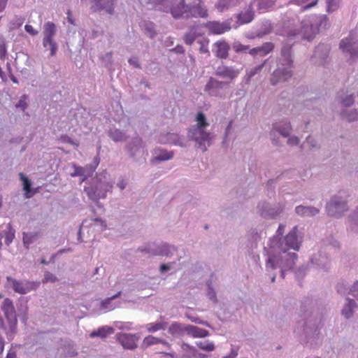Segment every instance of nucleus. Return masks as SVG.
Segmentation results:
<instances>
[{"label":"nucleus","mask_w":358,"mask_h":358,"mask_svg":"<svg viewBox=\"0 0 358 358\" xmlns=\"http://www.w3.org/2000/svg\"><path fill=\"white\" fill-rule=\"evenodd\" d=\"M215 75L222 77V78H228L230 80H233L238 75V71L234 70L231 67L229 66H219L215 72Z\"/></svg>","instance_id":"16"},{"label":"nucleus","mask_w":358,"mask_h":358,"mask_svg":"<svg viewBox=\"0 0 358 358\" xmlns=\"http://www.w3.org/2000/svg\"><path fill=\"white\" fill-rule=\"evenodd\" d=\"M196 121L197 122V127L192 131L194 140L199 143V146H201L202 144H205V143L209 144L210 134L204 131V129L209 125L205 115L201 112L198 113L196 117Z\"/></svg>","instance_id":"2"},{"label":"nucleus","mask_w":358,"mask_h":358,"mask_svg":"<svg viewBox=\"0 0 358 358\" xmlns=\"http://www.w3.org/2000/svg\"><path fill=\"white\" fill-rule=\"evenodd\" d=\"M198 43H199V52L200 53L203 54H208V55H210V52L208 50V44H209V40L207 38H203L201 40L198 41Z\"/></svg>","instance_id":"34"},{"label":"nucleus","mask_w":358,"mask_h":358,"mask_svg":"<svg viewBox=\"0 0 358 358\" xmlns=\"http://www.w3.org/2000/svg\"><path fill=\"white\" fill-rule=\"evenodd\" d=\"M241 1L242 0H219L217 7L220 10L223 11L225 8L239 4Z\"/></svg>","instance_id":"27"},{"label":"nucleus","mask_w":358,"mask_h":358,"mask_svg":"<svg viewBox=\"0 0 358 358\" xmlns=\"http://www.w3.org/2000/svg\"><path fill=\"white\" fill-rule=\"evenodd\" d=\"M266 267L271 269H275L276 268L275 257H268V261L266 262Z\"/></svg>","instance_id":"42"},{"label":"nucleus","mask_w":358,"mask_h":358,"mask_svg":"<svg viewBox=\"0 0 358 358\" xmlns=\"http://www.w3.org/2000/svg\"><path fill=\"white\" fill-rule=\"evenodd\" d=\"M339 48L343 53L348 54L351 59L358 58V42L352 33L341 40Z\"/></svg>","instance_id":"4"},{"label":"nucleus","mask_w":358,"mask_h":358,"mask_svg":"<svg viewBox=\"0 0 358 358\" xmlns=\"http://www.w3.org/2000/svg\"><path fill=\"white\" fill-rule=\"evenodd\" d=\"M274 48L273 43L267 42L264 43L262 46L259 47V55L262 57L266 56L271 52Z\"/></svg>","instance_id":"32"},{"label":"nucleus","mask_w":358,"mask_h":358,"mask_svg":"<svg viewBox=\"0 0 358 358\" xmlns=\"http://www.w3.org/2000/svg\"><path fill=\"white\" fill-rule=\"evenodd\" d=\"M187 18L207 17L208 10L201 0H196L194 5L189 6Z\"/></svg>","instance_id":"9"},{"label":"nucleus","mask_w":358,"mask_h":358,"mask_svg":"<svg viewBox=\"0 0 358 358\" xmlns=\"http://www.w3.org/2000/svg\"><path fill=\"white\" fill-rule=\"evenodd\" d=\"M204 26L210 34L215 35L224 34L231 29V27L227 23L217 21L208 22Z\"/></svg>","instance_id":"11"},{"label":"nucleus","mask_w":358,"mask_h":358,"mask_svg":"<svg viewBox=\"0 0 358 358\" xmlns=\"http://www.w3.org/2000/svg\"><path fill=\"white\" fill-rule=\"evenodd\" d=\"M164 356L169 357L170 358H177V355L174 352H162Z\"/></svg>","instance_id":"53"},{"label":"nucleus","mask_w":358,"mask_h":358,"mask_svg":"<svg viewBox=\"0 0 358 358\" xmlns=\"http://www.w3.org/2000/svg\"><path fill=\"white\" fill-rule=\"evenodd\" d=\"M2 310L6 317L11 325L17 324V315L12 301L9 299H4L2 305Z\"/></svg>","instance_id":"8"},{"label":"nucleus","mask_w":358,"mask_h":358,"mask_svg":"<svg viewBox=\"0 0 358 358\" xmlns=\"http://www.w3.org/2000/svg\"><path fill=\"white\" fill-rule=\"evenodd\" d=\"M93 5L91 9L94 12L105 10L108 14L114 13L115 0H92Z\"/></svg>","instance_id":"5"},{"label":"nucleus","mask_w":358,"mask_h":358,"mask_svg":"<svg viewBox=\"0 0 358 358\" xmlns=\"http://www.w3.org/2000/svg\"><path fill=\"white\" fill-rule=\"evenodd\" d=\"M352 222L355 225H358V208L357 210L352 215Z\"/></svg>","instance_id":"50"},{"label":"nucleus","mask_w":358,"mask_h":358,"mask_svg":"<svg viewBox=\"0 0 358 358\" xmlns=\"http://www.w3.org/2000/svg\"><path fill=\"white\" fill-rule=\"evenodd\" d=\"M109 136L114 141H123L126 139V136L124 133H123L122 131L119 129H114L111 130L109 132Z\"/></svg>","instance_id":"31"},{"label":"nucleus","mask_w":358,"mask_h":358,"mask_svg":"<svg viewBox=\"0 0 358 358\" xmlns=\"http://www.w3.org/2000/svg\"><path fill=\"white\" fill-rule=\"evenodd\" d=\"M254 18V11L251 6L245 10V11H242L238 15V21L241 24H247L250 22Z\"/></svg>","instance_id":"20"},{"label":"nucleus","mask_w":358,"mask_h":358,"mask_svg":"<svg viewBox=\"0 0 358 358\" xmlns=\"http://www.w3.org/2000/svg\"><path fill=\"white\" fill-rule=\"evenodd\" d=\"M120 294H121V292H119L117 294H116L112 296L110 298H109L108 300L110 301V300H113V299L117 298L120 295Z\"/></svg>","instance_id":"63"},{"label":"nucleus","mask_w":358,"mask_h":358,"mask_svg":"<svg viewBox=\"0 0 358 358\" xmlns=\"http://www.w3.org/2000/svg\"><path fill=\"white\" fill-rule=\"evenodd\" d=\"M84 190L87 193L88 197L93 201H98L101 198H104L106 196V194L101 192L97 189V188L89 187H85Z\"/></svg>","instance_id":"21"},{"label":"nucleus","mask_w":358,"mask_h":358,"mask_svg":"<svg viewBox=\"0 0 358 358\" xmlns=\"http://www.w3.org/2000/svg\"><path fill=\"white\" fill-rule=\"evenodd\" d=\"M235 50L236 52L238 51H245L248 49V47L246 45H243L242 44H238L234 46Z\"/></svg>","instance_id":"46"},{"label":"nucleus","mask_w":358,"mask_h":358,"mask_svg":"<svg viewBox=\"0 0 358 358\" xmlns=\"http://www.w3.org/2000/svg\"><path fill=\"white\" fill-rule=\"evenodd\" d=\"M24 19L23 17H19L16 20V23H13V28L20 27L24 22Z\"/></svg>","instance_id":"47"},{"label":"nucleus","mask_w":358,"mask_h":358,"mask_svg":"<svg viewBox=\"0 0 358 358\" xmlns=\"http://www.w3.org/2000/svg\"><path fill=\"white\" fill-rule=\"evenodd\" d=\"M169 250V246L164 244L162 246V249L159 251H156L153 252V255L168 256Z\"/></svg>","instance_id":"40"},{"label":"nucleus","mask_w":358,"mask_h":358,"mask_svg":"<svg viewBox=\"0 0 358 358\" xmlns=\"http://www.w3.org/2000/svg\"><path fill=\"white\" fill-rule=\"evenodd\" d=\"M57 278L51 273L46 272L44 275V282H55L57 280Z\"/></svg>","instance_id":"41"},{"label":"nucleus","mask_w":358,"mask_h":358,"mask_svg":"<svg viewBox=\"0 0 358 358\" xmlns=\"http://www.w3.org/2000/svg\"><path fill=\"white\" fill-rule=\"evenodd\" d=\"M20 177L21 180L23 182V189L25 192V197L26 198H30L35 193V191H32L31 188V182L29 180L24 176L22 173H20Z\"/></svg>","instance_id":"24"},{"label":"nucleus","mask_w":358,"mask_h":358,"mask_svg":"<svg viewBox=\"0 0 358 358\" xmlns=\"http://www.w3.org/2000/svg\"><path fill=\"white\" fill-rule=\"evenodd\" d=\"M296 212L301 215L313 216L319 213V210L313 207L299 206L296 208Z\"/></svg>","instance_id":"23"},{"label":"nucleus","mask_w":358,"mask_h":358,"mask_svg":"<svg viewBox=\"0 0 358 358\" xmlns=\"http://www.w3.org/2000/svg\"><path fill=\"white\" fill-rule=\"evenodd\" d=\"M208 296H209L210 299H214L216 301L215 293L213 291H210L208 292Z\"/></svg>","instance_id":"60"},{"label":"nucleus","mask_w":358,"mask_h":358,"mask_svg":"<svg viewBox=\"0 0 358 358\" xmlns=\"http://www.w3.org/2000/svg\"><path fill=\"white\" fill-rule=\"evenodd\" d=\"M197 34L193 29H191L189 32L186 33L184 36L183 40L185 44L192 45L197 37Z\"/></svg>","instance_id":"33"},{"label":"nucleus","mask_w":358,"mask_h":358,"mask_svg":"<svg viewBox=\"0 0 358 358\" xmlns=\"http://www.w3.org/2000/svg\"><path fill=\"white\" fill-rule=\"evenodd\" d=\"M343 116V118L349 121V122H352V121H354L355 120H357L358 118V113L357 110H352L350 114L348 115H346L345 113H343L342 115Z\"/></svg>","instance_id":"37"},{"label":"nucleus","mask_w":358,"mask_h":358,"mask_svg":"<svg viewBox=\"0 0 358 358\" xmlns=\"http://www.w3.org/2000/svg\"><path fill=\"white\" fill-rule=\"evenodd\" d=\"M343 105L345 106H350L354 103V98L352 95L347 96L345 99L342 101Z\"/></svg>","instance_id":"45"},{"label":"nucleus","mask_w":358,"mask_h":358,"mask_svg":"<svg viewBox=\"0 0 358 358\" xmlns=\"http://www.w3.org/2000/svg\"><path fill=\"white\" fill-rule=\"evenodd\" d=\"M333 6H334V4L332 3V1H328V9L329 10L333 9Z\"/></svg>","instance_id":"64"},{"label":"nucleus","mask_w":358,"mask_h":358,"mask_svg":"<svg viewBox=\"0 0 358 358\" xmlns=\"http://www.w3.org/2000/svg\"><path fill=\"white\" fill-rule=\"evenodd\" d=\"M317 31V27L309 23H305L301 29V34L303 35V37L308 41L312 40Z\"/></svg>","instance_id":"17"},{"label":"nucleus","mask_w":358,"mask_h":358,"mask_svg":"<svg viewBox=\"0 0 358 358\" xmlns=\"http://www.w3.org/2000/svg\"><path fill=\"white\" fill-rule=\"evenodd\" d=\"M185 331L193 337L196 338H203L208 335L207 330L192 325L185 327Z\"/></svg>","instance_id":"19"},{"label":"nucleus","mask_w":358,"mask_h":358,"mask_svg":"<svg viewBox=\"0 0 358 358\" xmlns=\"http://www.w3.org/2000/svg\"><path fill=\"white\" fill-rule=\"evenodd\" d=\"M237 355H238L237 351H236V350H233L231 352L230 355H229V356H228V357H226V358H234V357H235Z\"/></svg>","instance_id":"59"},{"label":"nucleus","mask_w":358,"mask_h":358,"mask_svg":"<svg viewBox=\"0 0 358 358\" xmlns=\"http://www.w3.org/2000/svg\"><path fill=\"white\" fill-rule=\"evenodd\" d=\"M276 130L283 136H287L291 130V125L289 123H286L283 128L276 127Z\"/></svg>","instance_id":"36"},{"label":"nucleus","mask_w":358,"mask_h":358,"mask_svg":"<svg viewBox=\"0 0 358 358\" xmlns=\"http://www.w3.org/2000/svg\"><path fill=\"white\" fill-rule=\"evenodd\" d=\"M24 29L25 31L31 36H36V34H38V31L35 30L34 27L30 24H26Z\"/></svg>","instance_id":"44"},{"label":"nucleus","mask_w":358,"mask_h":358,"mask_svg":"<svg viewBox=\"0 0 358 358\" xmlns=\"http://www.w3.org/2000/svg\"><path fill=\"white\" fill-rule=\"evenodd\" d=\"M173 156V153L172 152H169L165 150H159L158 154L156 153L155 159L158 161H165L171 159Z\"/></svg>","instance_id":"30"},{"label":"nucleus","mask_w":358,"mask_h":358,"mask_svg":"<svg viewBox=\"0 0 358 358\" xmlns=\"http://www.w3.org/2000/svg\"><path fill=\"white\" fill-rule=\"evenodd\" d=\"M317 1H314V2H313V3H310V4H308V5H306L305 6V8L306 9L310 8L313 6H315L317 4Z\"/></svg>","instance_id":"61"},{"label":"nucleus","mask_w":358,"mask_h":358,"mask_svg":"<svg viewBox=\"0 0 358 358\" xmlns=\"http://www.w3.org/2000/svg\"><path fill=\"white\" fill-rule=\"evenodd\" d=\"M117 340L124 349L134 350L136 348L138 338L133 334L120 333L117 334Z\"/></svg>","instance_id":"7"},{"label":"nucleus","mask_w":358,"mask_h":358,"mask_svg":"<svg viewBox=\"0 0 358 358\" xmlns=\"http://www.w3.org/2000/svg\"><path fill=\"white\" fill-rule=\"evenodd\" d=\"M197 346L203 350L211 352L215 349L214 344L213 343L205 341V342H199L196 343Z\"/></svg>","instance_id":"35"},{"label":"nucleus","mask_w":358,"mask_h":358,"mask_svg":"<svg viewBox=\"0 0 358 358\" xmlns=\"http://www.w3.org/2000/svg\"><path fill=\"white\" fill-rule=\"evenodd\" d=\"M15 354L14 352H8L6 358H15Z\"/></svg>","instance_id":"62"},{"label":"nucleus","mask_w":358,"mask_h":358,"mask_svg":"<svg viewBox=\"0 0 358 358\" xmlns=\"http://www.w3.org/2000/svg\"><path fill=\"white\" fill-rule=\"evenodd\" d=\"M299 143V139L297 137H292L288 139L289 145H297Z\"/></svg>","instance_id":"49"},{"label":"nucleus","mask_w":358,"mask_h":358,"mask_svg":"<svg viewBox=\"0 0 358 358\" xmlns=\"http://www.w3.org/2000/svg\"><path fill=\"white\" fill-rule=\"evenodd\" d=\"M263 66H264V64H262L258 66L257 67H256L255 71L250 73V76H254L256 73L257 71H260L262 69Z\"/></svg>","instance_id":"57"},{"label":"nucleus","mask_w":358,"mask_h":358,"mask_svg":"<svg viewBox=\"0 0 358 358\" xmlns=\"http://www.w3.org/2000/svg\"><path fill=\"white\" fill-rule=\"evenodd\" d=\"M169 268H170L169 266H168L166 264H162L160 266V271L162 272L166 271L169 270Z\"/></svg>","instance_id":"58"},{"label":"nucleus","mask_w":358,"mask_h":358,"mask_svg":"<svg viewBox=\"0 0 358 358\" xmlns=\"http://www.w3.org/2000/svg\"><path fill=\"white\" fill-rule=\"evenodd\" d=\"M327 210L329 215L332 217H338L347 210L346 203L338 201L336 198H334L332 201L327 204Z\"/></svg>","instance_id":"6"},{"label":"nucleus","mask_w":358,"mask_h":358,"mask_svg":"<svg viewBox=\"0 0 358 358\" xmlns=\"http://www.w3.org/2000/svg\"><path fill=\"white\" fill-rule=\"evenodd\" d=\"M61 140L65 143H71V144L73 143V141H71V139L66 135L62 136Z\"/></svg>","instance_id":"54"},{"label":"nucleus","mask_w":358,"mask_h":358,"mask_svg":"<svg viewBox=\"0 0 358 358\" xmlns=\"http://www.w3.org/2000/svg\"><path fill=\"white\" fill-rule=\"evenodd\" d=\"M114 333V329L110 327L104 326L99 329H98L96 331H94L90 334V337H101V338H106L108 335L112 334Z\"/></svg>","instance_id":"22"},{"label":"nucleus","mask_w":358,"mask_h":358,"mask_svg":"<svg viewBox=\"0 0 358 358\" xmlns=\"http://www.w3.org/2000/svg\"><path fill=\"white\" fill-rule=\"evenodd\" d=\"M167 326L166 322L149 323L146 325V329L149 332H155L159 330H164Z\"/></svg>","instance_id":"29"},{"label":"nucleus","mask_w":358,"mask_h":358,"mask_svg":"<svg viewBox=\"0 0 358 358\" xmlns=\"http://www.w3.org/2000/svg\"><path fill=\"white\" fill-rule=\"evenodd\" d=\"M55 31V25L53 22H48L45 24L43 30L44 38L43 40V44L44 47L50 46V56H54L57 50V45L53 40Z\"/></svg>","instance_id":"3"},{"label":"nucleus","mask_w":358,"mask_h":358,"mask_svg":"<svg viewBox=\"0 0 358 358\" xmlns=\"http://www.w3.org/2000/svg\"><path fill=\"white\" fill-rule=\"evenodd\" d=\"M355 306V301L348 299V303L344 306L342 310V315L347 319L350 318L353 315V308Z\"/></svg>","instance_id":"26"},{"label":"nucleus","mask_w":358,"mask_h":358,"mask_svg":"<svg viewBox=\"0 0 358 358\" xmlns=\"http://www.w3.org/2000/svg\"><path fill=\"white\" fill-rule=\"evenodd\" d=\"M7 281L12 284L13 290L17 293L24 294L31 290V286L29 282H23L16 280L11 277H7Z\"/></svg>","instance_id":"12"},{"label":"nucleus","mask_w":358,"mask_h":358,"mask_svg":"<svg viewBox=\"0 0 358 358\" xmlns=\"http://www.w3.org/2000/svg\"><path fill=\"white\" fill-rule=\"evenodd\" d=\"M284 230H285V225L280 224L279 227H278V229L277 230L278 234V235H282V234L284 232Z\"/></svg>","instance_id":"56"},{"label":"nucleus","mask_w":358,"mask_h":358,"mask_svg":"<svg viewBox=\"0 0 358 358\" xmlns=\"http://www.w3.org/2000/svg\"><path fill=\"white\" fill-rule=\"evenodd\" d=\"M140 26L149 37L152 38L156 34L154 23L148 21H143L141 22Z\"/></svg>","instance_id":"25"},{"label":"nucleus","mask_w":358,"mask_h":358,"mask_svg":"<svg viewBox=\"0 0 358 358\" xmlns=\"http://www.w3.org/2000/svg\"><path fill=\"white\" fill-rule=\"evenodd\" d=\"M142 3L151 4L156 10L167 12L170 10L172 16L177 19L187 18L189 6L185 3V0L176 1L169 8V0H141Z\"/></svg>","instance_id":"1"},{"label":"nucleus","mask_w":358,"mask_h":358,"mask_svg":"<svg viewBox=\"0 0 358 358\" xmlns=\"http://www.w3.org/2000/svg\"><path fill=\"white\" fill-rule=\"evenodd\" d=\"M66 14L68 22L71 24H74V20L73 19L71 11L69 10Z\"/></svg>","instance_id":"52"},{"label":"nucleus","mask_w":358,"mask_h":358,"mask_svg":"<svg viewBox=\"0 0 358 358\" xmlns=\"http://www.w3.org/2000/svg\"><path fill=\"white\" fill-rule=\"evenodd\" d=\"M223 83L213 78H210L208 83L205 86V92L210 96H216L218 90L222 87Z\"/></svg>","instance_id":"14"},{"label":"nucleus","mask_w":358,"mask_h":358,"mask_svg":"<svg viewBox=\"0 0 358 358\" xmlns=\"http://www.w3.org/2000/svg\"><path fill=\"white\" fill-rule=\"evenodd\" d=\"M291 76L292 72L290 70H280V69H278L273 72L272 75L271 83L273 85H275L278 82L287 80Z\"/></svg>","instance_id":"15"},{"label":"nucleus","mask_w":358,"mask_h":358,"mask_svg":"<svg viewBox=\"0 0 358 358\" xmlns=\"http://www.w3.org/2000/svg\"><path fill=\"white\" fill-rule=\"evenodd\" d=\"M8 0H0V13L3 12L6 6H7Z\"/></svg>","instance_id":"51"},{"label":"nucleus","mask_w":358,"mask_h":358,"mask_svg":"<svg viewBox=\"0 0 358 358\" xmlns=\"http://www.w3.org/2000/svg\"><path fill=\"white\" fill-rule=\"evenodd\" d=\"M350 293L358 300V282L352 286Z\"/></svg>","instance_id":"43"},{"label":"nucleus","mask_w":358,"mask_h":358,"mask_svg":"<svg viewBox=\"0 0 358 358\" xmlns=\"http://www.w3.org/2000/svg\"><path fill=\"white\" fill-rule=\"evenodd\" d=\"M7 55V46L4 41L0 43V59L4 60Z\"/></svg>","instance_id":"38"},{"label":"nucleus","mask_w":358,"mask_h":358,"mask_svg":"<svg viewBox=\"0 0 358 358\" xmlns=\"http://www.w3.org/2000/svg\"><path fill=\"white\" fill-rule=\"evenodd\" d=\"M158 343H162L164 346H166L169 350H171V345L167 341L161 339L159 338L153 336H148L144 338L143 341V346L145 348H148L149 346H151L152 345H156Z\"/></svg>","instance_id":"18"},{"label":"nucleus","mask_w":358,"mask_h":358,"mask_svg":"<svg viewBox=\"0 0 358 358\" xmlns=\"http://www.w3.org/2000/svg\"><path fill=\"white\" fill-rule=\"evenodd\" d=\"M83 173H84V170L82 167H76V170H75V173H72L71 176H82V175H83Z\"/></svg>","instance_id":"48"},{"label":"nucleus","mask_w":358,"mask_h":358,"mask_svg":"<svg viewBox=\"0 0 358 358\" xmlns=\"http://www.w3.org/2000/svg\"><path fill=\"white\" fill-rule=\"evenodd\" d=\"M215 55L220 59H226L229 55V45L224 41H218L213 44Z\"/></svg>","instance_id":"13"},{"label":"nucleus","mask_w":358,"mask_h":358,"mask_svg":"<svg viewBox=\"0 0 358 358\" xmlns=\"http://www.w3.org/2000/svg\"><path fill=\"white\" fill-rule=\"evenodd\" d=\"M249 53L252 55H259V47L250 50Z\"/></svg>","instance_id":"55"},{"label":"nucleus","mask_w":358,"mask_h":358,"mask_svg":"<svg viewBox=\"0 0 358 358\" xmlns=\"http://www.w3.org/2000/svg\"><path fill=\"white\" fill-rule=\"evenodd\" d=\"M185 328L178 322H173L169 328V333L172 336H180L184 331Z\"/></svg>","instance_id":"28"},{"label":"nucleus","mask_w":358,"mask_h":358,"mask_svg":"<svg viewBox=\"0 0 358 358\" xmlns=\"http://www.w3.org/2000/svg\"><path fill=\"white\" fill-rule=\"evenodd\" d=\"M286 248H283V252H286L289 249L299 250L300 241L297 237V227H294L292 231L285 238Z\"/></svg>","instance_id":"10"},{"label":"nucleus","mask_w":358,"mask_h":358,"mask_svg":"<svg viewBox=\"0 0 358 358\" xmlns=\"http://www.w3.org/2000/svg\"><path fill=\"white\" fill-rule=\"evenodd\" d=\"M27 96L23 95L20 99L19 102L15 105L16 108H20L22 110H24L27 107Z\"/></svg>","instance_id":"39"}]
</instances>
